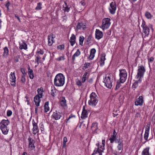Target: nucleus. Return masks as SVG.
<instances>
[{
  "label": "nucleus",
  "instance_id": "obj_60",
  "mask_svg": "<svg viewBox=\"0 0 155 155\" xmlns=\"http://www.w3.org/2000/svg\"><path fill=\"white\" fill-rule=\"evenodd\" d=\"M117 135V133L116 132L115 130H114L113 135H112V136L116 137Z\"/></svg>",
  "mask_w": 155,
  "mask_h": 155
},
{
  "label": "nucleus",
  "instance_id": "obj_23",
  "mask_svg": "<svg viewBox=\"0 0 155 155\" xmlns=\"http://www.w3.org/2000/svg\"><path fill=\"white\" fill-rule=\"evenodd\" d=\"M19 48L20 49H24L26 50L27 49V45L25 42V41H22L21 43H20Z\"/></svg>",
  "mask_w": 155,
  "mask_h": 155
},
{
  "label": "nucleus",
  "instance_id": "obj_19",
  "mask_svg": "<svg viewBox=\"0 0 155 155\" xmlns=\"http://www.w3.org/2000/svg\"><path fill=\"white\" fill-rule=\"evenodd\" d=\"M143 102V97L142 96H140L135 101V104L136 106H142Z\"/></svg>",
  "mask_w": 155,
  "mask_h": 155
},
{
  "label": "nucleus",
  "instance_id": "obj_51",
  "mask_svg": "<svg viewBox=\"0 0 155 155\" xmlns=\"http://www.w3.org/2000/svg\"><path fill=\"white\" fill-rule=\"evenodd\" d=\"M76 84L77 85L80 87L82 83L81 81L78 80L76 81Z\"/></svg>",
  "mask_w": 155,
  "mask_h": 155
},
{
  "label": "nucleus",
  "instance_id": "obj_2",
  "mask_svg": "<svg viewBox=\"0 0 155 155\" xmlns=\"http://www.w3.org/2000/svg\"><path fill=\"white\" fill-rule=\"evenodd\" d=\"M9 123L8 120H2L0 123V128L3 134L6 135L8 134V130L7 129V126Z\"/></svg>",
  "mask_w": 155,
  "mask_h": 155
},
{
  "label": "nucleus",
  "instance_id": "obj_24",
  "mask_svg": "<svg viewBox=\"0 0 155 155\" xmlns=\"http://www.w3.org/2000/svg\"><path fill=\"white\" fill-rule=\"evenodd\" d=\"M149 147H147L144 149L142 152L141 155H151L149 152Z\"/></svg>",
  "mask_w": 155,
  "mask_h": 155
},
{
  "label": "nucleus",
  "instance_id": "obj_6",
  "mask_svg": "<svg viewBox=\"0 0 155 155\" xmlns=\"http://www.w3.org/2000/svg\"><path fill=\"white\" fill-rule=\"evenodd\" d=\"M111 20L108 18H104L102 21V24L101 28L103 30L108 29L111 25Z\"/></svg>",
  "mask_w": 155,
  "mask_h": 155
},
{
  "label": "nucleus",
  "instance_id": "obj_26",
  "mask_svg": "<svg viewBox=\"0 0 155 155\" xmlns=\"http://www.w3.org/2000/svg\"><path fill=\"white\" fill-rule=\"evenodd\" d=\"M97 124L96 123H93L92 124L91 129L94 133L96 132V130L97 129Z\"/></svg>",
  "mask_w": 155,
  "mask_h": 155
},
{
  "label": "nucleus",
  "instance_id": "obj_1",
  "mask_svg": "<svg viewBox=\"0 0 155 155\" xmlns=\"http://www.w3.org/2000/svg\"><path fill=\"white\" fill-rule=\"evenodd\" d=\"M65 82V77L61 73L58 74L54 79V84L57 87H61L63 86Z\"/></svg>",
  "mask_w": 155,
  "mask_h": 155
},
{
  "label": "nucleus",
  "instance_id": "obj_55",
  "mask_svg": "<svg viewBox=\"0 0 155 155\" xmlns=\"http://www.w3.org/2000/svg\"><path fill=\"white\" fill-rule=\"evenodd\" d=\"M21 71L22 73L23 74L22 75H25L26 74V73H25V69L24 68H21Z\"/></svg>",
  "mask_w": 155,
  "mask_h": 155
},
{
  "label": "nucleus",
  "instance_id": "obj_17",
  "mask_svg": "<svg viewBox=\"0 0 155 155\" xmlns=\"http://www.w3.org/2000/svg\"><path fill=\"white\" fill-rule=\"evenodd\" d=\"M32 125L33 126V134L34 135H35L39 132V128L38 127L37 124L35 123L34 120L32 121Z\"/></svg>",
  "mask_w": 155,
  "mask_h": 155
},
{
  "label": "nucleus",
  "instance_id": "obj_49",
  "mask_svg": "<svg viewBox=\"0 0 155 155\" xmlns=\"http://www.w3.org/2000/svg\"><path fill=\"white\" fill-rule=\"evenodd\" d=\"M90 63H86L84 64V68L86 69L89 67L90 65Z\"/></svg>",
  "mask_w": 155,
  "mask_h": 155
},
{
  "label": "nucleus",
  "instance_id": "obj_53",
  "mask_svg": "<svg viewBox=\"0 0 155 155\" xmlns=\"http://www.w3.org/2000/svg\"><path fill=\"white\" fill-rule=\"evenodd\" d=\"M12 114V112L10 110H8L7 111V115L8 117L10 116Z\"/></svg>",
  "mask_w": 155,
  "mask_h": 155
},
{
  "label": "nucleus",
  "instance_id": "obj_57",
  "mask_svg": "<svg viewBox=\"0 0 155 155\" xmlns=\"http://www.w3.org/2000/svg\"><path fill=\"white\" fill-rule=\"evenodd\" d=\"M10 3L9 1H8V2L6 3L5 6L6 7L7 10H9V7L10 6Z\"/></svg>",
  "mask_w": 155,
  "mask_h": 155
},
{
  "label": "nucleus",
  "instance_id": "obj_48",
  "mask_svg": "<svg viewBox=\"0 0 155 155\" xmlns=\"http://www.w3.org/2000/svg\"><path fill=\"white\" fill-rule=\"evenodd\" d=\"M120 81V82H117V84L116 85V87L115 88V90H116L118 89L121 86Z\"/></svg>",
  "mask_w": 155,
  "mask_h": 155
},
{
  "label": "nucleus",
  "instance_id": "obj_27",
  "mask_svg": "<svg viewBox=\"0 0 155 155\" xmlns=\"http://www.w3.org/2000/svg\"><path fill=\"white\" fill-rule=\"evenodd\" d=\"M28 68L29 77L31 79H33L34 77L33 71L32 69H31L30 67H28Z\"/></svg>",
  "mask_w": 155,
  "mask_h": 155
},
{
  "label": "nucleus",
  "instance_id": "obj_43",
  "mask_svg": "<svg viewBox=\"0 0 155 155\" xmlns=\"http://www.w3.org/2000/svg\"><path fill=\"white\" fill-rule=\"evenodd\" d=\"M116 137L111 135L109 139V140L110 141V142L111 143H113L115 140Z\"/></svg>",
  "mask_w": 155,
  "mask_h": 155
},
{
  "label": "nucleus",
  "instance_id": "obj_38",
  "mask_svg": "<svg viewBox=\"0 0 155 155\" xmlns=\"http://www.w3.org/2000/svg\"><path fill=\"white\" fill-rule=\"evenodd\" d=\"M84 39V37L82 36H80L79 38V45L81 46L83 45V42Z\"/></svg>",
  "mask_w": 155,
  "mask_h": 155
},
{
  "label": "nucleus",
  "instance_id": "obj_13",
  "mask_svg": "<svg viewBox=\"0 0 155 155\" xmlns=\"http://www.w3.org/2000/svg\"><path fill=\"white\" fill-rule=\"evenodd\" d=\"M55 36L52 33H51L48 36V45L49 46H51L52 44L54 43L55 41L54 40V38H55Z\"/></svg>",
  "mask_w": 155,
  "mask_h": 155
},
{
  "label": "nucleus",
  "instance_id": "obj_20",
  "mask_svg": "<svg viewBox=\"0 0 155 155\" xmlns=\"http://www.w3.org/2000/svg\"><path fill=\"white\" fill-rule=\"evenodd\" d=\"M88 111L85 109L84 106H83V111L81 116V118L83 119H85L87 117Z\"/></svg>",
  "mask_w": 155,
  "mask_h": 155
},
{
  "label": "nucleus",
  "instance_id": "obj_64",
  "mask_svg": "<svg viewBox=\"0 0 155 155\" xmlns=\"http://www.w3.org/2000/svg\"><path fill=\"white\" fill-rule=\"evenodd\" d=\"M63 18L64 20H67V18L65 16H63Z\"/></svg>",
  "mask_w": 155,
  "mask_h": 155
},
{
  "label": "nucleus",
  "instance_id": "obj_12",
  "mask_svg": "<svg viewBox=\"0 0 155 155\" xmlns=\"http://www.w3.org/2000/svg\"><path fill=\"white\" fill-rule=\"evenodd\" d=\"M141 27L143 28V31L145 35H148L150 32V29L146 25L145 22L144 21H143L142 22Z\"/></svg>",
  "mask_w": 155,
  "mask_h": 155
},
{
  "label": "nucleus",
  "instance_id": "obj_35",
  "mask_svg": "<svg viewBox=\"0 0 155 155\" xmlns=\"http://www.w3.org/2000/svg\"><path fill=\"white\" fill-rule=\"evenodd\" d=\"M48 102H46L44 105V110L46 112H47L49 110V107L48 106Z\"/></svg>",
  "mask_w": 155,
  "mask_h": 155
},
{
  "label": "nucleus",
  "instance_id": "obj_58",
  "mask_svg": "<svg viewBox=\"0 0 155 155\" xmlns=\"http://www.w3.org/2000/svg\"><path fill=\"white\" fill-rule=\"evenodd\" d=\"M152 121L153 124H155V114H154L152 117Z\"/></svg>",
  "mask_w": 155,
  "mask_h": 155
},
{
  "label": "nucleus",
  "instance_id": "obj_22",
  "mask_svg": "<svg viewBox=\"0 0 155 155\" xmlns=\"http://www.w3.org/2000/svg\"><path fill=\"white\" fill-rule=\"evenodd\" d=\"M40 98L41 97H38V96H36L34 98V101L37 107L39 106V104L41 101Z\"/></svg>",
  "mask_w": 155,
  "mask_h": 155
},
{
  "label": "nucleus",
  "instance_id": "obj_56",
  "mask_svg": "<svg viewBox=\"0 0 155 155\" xmlns=\"http://www.w3.org/2000/svg\"><path fill=\"white\" fill-rule=\"evenodd\" d=\"M75 115H73V114H71L67 120V121H68L70 119L72 118H75Z\"/></svg>",
  "mask_w": 155,
  "mask_h": 155
},
{
  "label": "nucleus",
  "instance_id": "obj_61",
  "mask_svg": "<svg viewBox=\"0 0 155 155\" xmlns=\"http://www.w3.org/2000/svg\"><path fill=\"white\" fill-rule=\"evenodd\" d=\"M15 17L16 18L18 19V21L20 22H21V20H20V18L18 16H17L16 15H15Z\"/></svg>",
  "mask_w": 155,
  "mask_h": 155
},
{
  "label": "nucleus",
  "instance_id": "obj_30",
  "mask_svg": "<svg viewBox=\"0 0 155 155\" xmlns=\"http://www.w3.org/2000/svg\"><path fill=\"white\" fill-rule=\"evenodd\" d=\"M105 54H103L101 57V60L100 61V65L101 66H103L104 64V60H105Z\"/></svg>",
  "mask_w": 155,
  "mask_h": 155
},
{
  "label": "nucleus",
  "instance_id": "obj_9",
  "mask_svg": "<svg viewBox=\"0 0 155 155\" xmlns=\"http://www.w3.org/2000/svg\"><path fill=\"white\" fill-rule=\"evenodd\" d=\"M9 81L10 84L12 86L14 87L15 86L16 77L15 75V72H11L10 75Z\"/></svg>",
  "mask_w": 155,
  "mask_h": 155
},
{
  "label": "nucleus",
  "instance_id": "obj_52",
  "mask_svg": "<svg viewBox=\"0 0 155 155\" xmlns=\"http://www.w3.org/2000/svg\"><path fill=\"white\" fill-rule=\"evenodd\" d=\"M25 75H22L21 79V81L22 83H24L25 81Z\"/></svg>",
  "mask_w": 155,
  "mask_h": 155
},
{
  "label": "nucleus",
  "instance_id": "obj_45",
  "mask_svg": "<svg viewBox=\"0 0 155 155\" xmlns=\"http://www.w3.org/2000/svg\"><path fill=\"white\" fill-rule=\"evenodd\" d=\"M115 142L116 143H117L118 144H119L123 143V141L120 138H119L118 139H117V140H116Z\"/></svg>",
  "mask_w": 155,
  "mask_h": 155
},
{
  "label": "nucleus",
  "instance_id": "obj_10",
  "mask_svg": "<svg viewBox=\"0 0 155 155\" xmlns=\"http://www.w3.org/2000/svg\"><path fill=\"white\" fill-rule=\"evenodd\" d=\"M61 116V113L56 110L53 113L51 117L55 120H58L60 119Z\"/></svg>",
  "mask_w": 155,
  "mask_h": 155
},
{
  "label": "nucleus",
  "instance_id": "obj_8",
  "mask_svg": "<svg viewBox=\"0 0 155 155\" xmlns=\"http://www.w3.org/2000/svg\"><path fill=\"white\" fill-rule=\"evenodd\" d=\"M145 71V69L143 65H141L139 66L138 69L137 78L141 79V78L143 77Z\"/></svg>",
  "mask_w": 155,
  "mask_h": 155
},
{
  "label": "nucleus",
  "instance_id": "obj_7",
  "mask_svg": "<svg viewBox=\"0 0 155 155\" xmlns=\"http://www.w3.org/2000/svg\"><path fill=\"white\" fill-rule=\"evenodd\" d=\"M120 77V81L121 83H123L125 81L127 78V73L126 71L124 69L119 70Z\"/></svg>",
  "mask_w": 155,
  "mask_h": 155
},
{
  "label": "nucleus",
  "instance_id": "obj_44",
  "mask_svg": "<svg viewBox=\"0 0 155 155\" xmlns=\"http://www.w3.org/2000/svg\"><path fill=\"white\" fill-rule=\"evenodd\" d=\"M64 45H60L57 46V48L58 50H62L64 49Z\"/></svg>",
  "mask_w": 155,
  "mask_h": 155
},
{
  "label": "nucleus",
  "instance_id": "obj_28",
  "mask_svg": "<svg viewBox=\"0 0 155 155\" xmlns=\"http://www.w3.org/2000/svg\"><path fill=\"white\" fill-rule=\"evenodd\" d=\"M43 88L41 87L40 88H38L37 90L38 94L36 96L41 98L42 97V94L43 92Z\"/></svg>",
  "mask_w": 155,
  "mask_h": 155
},
{
  "label": "nucleus",
  "instance_id": "obj_62",
  "mask_svg": "<svg viewBox=\"0 0 155 155\" xmlns=\"http://www.w3.org/2000/svg\"><path fill=\"white\" fill-rule=\"evenodd\" d=\"M91 36H89L87 38V41L88 42L90 41L91 40Z\"/></svg>",
  "mask_w": 155,
  "mask_h": 155
},
{
  "label": "nucleus",
  "instance_id": "obj_14",
  "mask_svg": "<svg viewBox=\"0 0 155 155\" xmlns=\"http://www.w3.org/2000/svg\"><path fill=\"white\" fill-rule=\"evenodd\" d=\"M28 148L31 150H32L34 149L35 147L34 145L35 141L34 140L29 137L28 139Z\"/></svg>",
  "mask_w": 155,
  "mask_h": 155
},
{
  "label": "nucleus",
  "instance_id": "obj_39",
  "mask_svg": "<svg viewBox=\"0 0 155 155\" xmlns=\"http://www.w3.org/2000/svg\"><path fill=\"white\" fill-rule=\"evenodd\" d=\"M42 4L41 2L38 3L36 7L35 8V9L36 10H41L42 8Z\"/></svg>",
  "mask_w": 155,
  "mask_h": 155
},
{
  "label": "nucleus",
  "instance_id": "obj_32",
  "mask_svg": "<svg viewBox=\"0 0 155 155\" xmlns=\"http://www.w3.org/2000/svg\"><path fill=\"white\" fill-rule=\"evenodd\" d=\"M4 52L3 56L4 57H7L8 55V49L7 47H5L4 48Z\"/></svg>",
  "mask_w": 155,
  "mask_h": 155
},
{
  "label": "nucleus",
  "instance_id": "obj_31",
  "mask_svg": "<svg viewBox=\"0 0 155 155\" xmlns=\"http://www.w3.org/2000/svg\"><path fill=\"white\" fill-rule=\"evenodd\" d=\"M81 54V52L80 50L78 49L77 50L76 52L74 54L72 57V59L73 61L75 60V57H78Z\"/></svg>",
  "mask_w": 155,
  "mask_h": 155
},
{
  "label": "nucleus",
  "instance_id": "obj_36",
  "mask_svg": "<svg viewBox=\"0 0 155 155\" xmlns=\"http://www.w3.org/2000/svg\"><path fill=\"white\" fill-rule=\"evenodd\" d=\"M87 74L88 72H86L83 75L82 80V82L83 83L86 80V79L88 78V76H87Z\"/></svg>",
  "mask_w": 155,
  "mask_h": 155
},
{
  "label": "nucleus",
  "instance_id": "obj_11",
  "mask_svg": "<svg viewBox=\"0 0 155 155\" xmlns=\"http://www.w3.org/2000/svg\"><path fill=\"white\" fill-rule=\"evenodd\" d=\"M110 7L109 9L110 13L112 14H114L115 13L116 9V3L114 2H112L110 4Z\"/></svg>",
  "mask_w": 155,
  "mask_h": 155
},
{
  "label": "nucleus",
  "instance_id": "obj_21",
  "mask_svg": "<svg viewBox=\"0 0 155 155\" xmlns=\"http://www.w3.org/2000/svg\"><path fill=\"white\" fill-rule=\"evenodd\" d=\"M76 38L75 35L73 34H72L69 40V41L71 46H73L75 44Z\"/></svg>",
  "mask_w": 155,
  "mask_h": 155
},
{
  "label": "nucleus",
  "instance_id": "obj_15",
  "mask_svg": "<svg viewBox=\"0 0 155 155\" xmlns=\"http://www.w3.org/2000/svg\"><path fill=\"white\" fill-rule=\"evenodd\" d=\"M150 128V123H148L145 127V131L144 135V139L146 140H147L149 136V131Z\"/></svg>",
  "mask_w": 155,
  "mask_h": 155
},
{
  "label": "nucleus",
  "instance_id": "obj_3",
  "mask_svg": "<svg viewBox=\"0 0 155 155\" xmlns=\"http://www.w3.org/2000/svg\"><path fill=\"white\" fill-rule=\"evenodd\" d=\"M113 80V76L110 74H107L106 75L103 82L105 86L109 88H111Z\"/></svg>",
  "mask_w": 155,
  "mask_h": 155
},
{
  "label": "nucleus",
  "instance_id": "obj_59",
  "mask_svg": "<svg viewBox=\"0 0 155 155\" xmlns=\"http://www.w3.org/2000/svg\"><path fill=\"white\" fill-rule=\"evenodd\" d=\"M140 113L139 112H137L135 114V117H140Z\"/></svg>",
  "mask_w": 155,
  "mask_h": 155
},
{
  "label": "nucleus",
  "instance_id": "obj_5",
  "mask_svg": "<svg viewBox=\"0 0 155 155\" xmlns=\"http://www.w3.org/2000/svg\"><path fill=\"white\" fill-rule=\"evenodd\" d=\"M105 143V140H103L102 141V145L101 146L98 143L97 150H95L92 155H102V153L104 150Z\"/></svg>",
  "mask_w": 155,
  "mask_h": 155
},
{
  "label": "nucleus",
  "instance_id": "obj_37",
  "mask_svg": "<svg viewBox=\"0 0 155 155\" xmlns=\"http://www.w3.org/2000/svg\"><path fill=\"white\" fill-rule=\"evenodd\" d=\"M145 15L146 17L148 19H151L153 17V16L150 13L148 12H146Z\"/></svg>",
  "mask_w": 155,
  "mask_h": 155
},
{
  "label": "nucleus",
  "instance_id": "obj_47",
  "mask_svg": "<svg viewBox=\"0 0 155 155\" xmlns=\"http://www.w3.org/2000/svg\"><path fill=\"white\" fill-rule=\"evenodd\" d=\"M148 62H149V64L150 65V63H152L154 60V58L153 57H151L150 58H148Z\"/></svg>",
  "mask_w": 155,
  "mask_h": 155
},
{
  "label": "nucleus",
  "instance_id": "obj_18",
  "mask_svg": "<svg viewBox=\"0 0 155 155\" xmlns=\"http://www.w3.org/2000/svg\"><path fill=\"white\" fill-rule=\"evenodd\" d=\"M76 28L77 30L81 29L83 30H85L86 28L85 24L82 22L78 23L76 26Z\"/></svg>",
  "mask_w": 155,
  "mask_h": 155
},
{
  "label": "nucleus",
  "instance_id": "obj_34",
  "mask_svg": "<svg viewBox=\"0 0 155 155\" xmlns=\"http://www.w3.org/2000/svg\"><path fill=\"white\" fill-rule=\"evenodd\" d=\"M60 103L61 106L62 107L66 106L67 105L66 100L63 97L60 100Z\"/></svg>",
  "mask_w": 155,
  "mask_h": 155
},
{
  "label": "nucleus",
  "instance_id": "obj_29",
  "mask_svg": "<svg viewBox=\"0 0 155 155\" xmlns=\"http://www.w3.org/2000/svg\"><path fill=\"white\" fill-rule=\"evenodd\" d=\"M141 81V80L139 79L138 80L136 81L133 84L132 86V88L134 90L138 86V83H140Z\"/></svg>",
  "mask_w": 155,
  "mask_h": 155
},
{
  "label": "nucleus",
  "instance_id": "obj_4",
  "mask_svg": "<svg viewBox=\"0 0 155 155\" xmlns=\"http://www.w3.org/2000/svg\"><path fill=\"white\" fill-rule=\"evenodd\" d=\"M90 100L88 101L89 105L94 106H96L98 101V97L94 92H92L90 95Z\"/></svg>",
  "mask_w": 155,
  "mask_h": 155
},
{
  "label": "nucleus",
  "instance_id": "obj_54",
  "mask_svg": "<svg viewBox=\"0 0 155 155\" xmlns=\"http://www.w3.org/2000/svg\"><path fill=\"white\" fill-rule=\"evenodd\" d=\"M41 57H38L37 56L36 57V58L35 59V61L38 64L39 61L40 59H41Z\"/></svg>",
  "mask_w": 155,
  "mask_h": 155
},
{
  "label": "nucleus",
  "instance_id": "obj_42",
  "mask_svg": "<svg viewBox=\"0 0 155 155\" xmlns=\"http://www.w3.org/2000/svg\"><path fill=\"white\" fill-rule=\"evenodd\" d=\"M123 143H122L119 144H118L117 146V148L118 150H123Z\"/></svg>",
  "mask_w": 155,
  "mask_h": 155
},
{
  "label": "nucleus",
  "instance_id": "obj_50",
  "mask_svg": "<svg viewBox=\"0 0 155 155\" xmlns=\"http://www.w3.org/2000/svg\"><path fill=\"white\" fill-rule=\"evenodd\" d=\"M65 59L64 56H60L56 59V60L58 61H61L64 60Z\"/></svg>",
  "mask_w": 155,
  "mask_h": 155
},
{
  "label": "nucleus",
  "instance_id": "obj_25",
  "mask_svg": "<svg viewBox=\"0 0 155 155\" xmlns=\"http://www.w3.org/2000/svg\"><path fill=\"white\" fill-rule=\"evenodd\" d=\"M96 50L94 48H92L91 49L90 51V55L89 56V58L91 60L93 59L94 56V54L96 52Z\"/></svg>",
  "mask_w": 155,
  "mask_h": 155
},
{
  "label": "nucleus",
  "instance_id": "obj_46",
  "mask_svg": "<svg viewBox=\"0 0 155 155\" xmlns=\"http://www.w3.org/2000/svg\"><path fill=\"white\" fill-rule=\"evenodd\" d=\"M51 94L53 97H54L55 95V93H56V90L54 88V89H52L51 90Z\"/></svg>",
  "mask_w": 155,
  "mask_h": 155
},
{
  "label": "nucleus",
  "instance_id": "obj_41",
  "mask_svg": "<svg viewBox=\"0 0 155 155\" xmlns=\"http://www.w3.org/2000/svg\"><path fill=\"white\" fill-rule=\"evenodd\" d=\"M44 53V51L41 49H39L36 52V54L43 55Z\"/></svg>",
  "mask_w": 155,
  "mask_h": 155
},
{
  "label": "nucleus",
  "instance_id": "obj_63",
  "mask_svg": "<svg viewBox=\"0 0 155 155\" xmlns=\"http://www.w3.org/2000/svg\"><path fill=\"white\" fill-rule=\"evenodd\" d=\"M80 3L81 4V5L83 6H84L85 5V3H84V2L83 1H81L80 2Z\"/></svg>",
  "mask_w": 155,
  "mask_h": 155
},
{
  "label": "nucleus",
  "instance_id": "obj_40",
  "mask_svg": "<svg viewBox=\"0 0 155 155\" xmlns=\"http://www.w3.org/2000/svg\"><path fill=\"white\" fill-rule=\"evenodd\" d=\"M67 142V139L66 137H65L63 138V147L64 148L66 146V143Z\"/></svg>",
  "mask_w": 155,
  "mask_h": 155
},
{
  "label": "nucleus",
  "instance_id": "obj_33",
  "mask_svg": "<svg viewBox=\"0 0 155 155\" xmlns=\"http://www.w3.org/2000/svg\"><path fill=\"white\" fill-rule=\"evenodd\" d=\"M64 4L63 5V10L64 12H68L70 10V7H69L67 3L64 2Z\"/></svg>",
  "mask_w": 155,
  "mask_h": 155
},
{
  "label": "nucleus",
  "instance_id": "obj_16",
  "mask_svg": "<svg viewBox=\"0 0 155 155\" xmlns=\"http://www.w3.org/2000/svg\"><path fill=\"white\" fill-rule=\"evenodd\" d=\"M95 36L96 39L99 40L103 37V33L99 29H96L95 31Z\"/></svg>",
  "mask_w": 155,
  "mask_h": 155
}]
</instances>
